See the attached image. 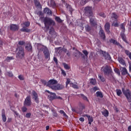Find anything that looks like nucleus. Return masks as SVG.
<instances>
[{"label": "nucleus", "instance_id": "obj_1", "mask_svg": "<svg viewBox=\"0 0 131 131\" xmlns=\"http://www.w3.org/2000/svg\"><path fill=\"white\" fill-rule=\"evenodd\" d=\"M16 51L17 52L16 57L19 58V59H23L25 56V52H24V48L22 46H18Z\"/></svg>", "mask_w": 131, "mask_h": 131}, {"label": "nucleus", "instance_id": "obj_2", "mask_svg": "<svg viewBox=\"0 0 131 131\" xmlns=\"http://www.w3.org/2000/svg\"><path fill=\"white\" fill-rule=\"evenodd\" d=\"M102 69H103L104 74L105 75H107V76L108 77V79H112V77H113V76H112V70L110 68H109L108 66H106L104 68H102Z\"/></svg>", "mask_w": 131, "mask_h": 131}, {"label": "nucleus", "instance_id": "obj_3", "mask_svg": "<svg viewBox=\"0 0 131 131\" xmlns=\"http://www.w3.org/2000/svg\"><path fill=\"white\" fill-rule=\"evenodd\" d=\"M84 12L86 16L89 18H93L94 17V13H93V7L87 6L84 8Z\"/></svg>", "mask_w": 131, "mask_h": 131}, {"label": "nucleus", "instance_id": "obj_4", "mask_svg": "<svg viewBox=\"0 0 131 131\" xmlns=\"http://www.w3.org/2000/svg\"><path fill=\"white\" fill-rule=\"evenodd\" d=\"M122 92L123 95H124V96L126 97L127 101L129 103H131V92L129 89L125 90L124 88H122Z\"/></svg>", "mask_w": 131, "mask_h": 131}, {"label": "nucleus", "instance_id": "obj_5", "mask_svg": "<svg viewBox=\"0 0 131 131\" xmlns=\"http://www.w3.org/2000/svg\"><path fill=\"white\" fill-rule=\"evenodd\" d=\"M43 22L45 25H49V26L52 25H53V26H55V25H56V23H55L51 18L45 17L43 19Z\"/></svg>", "mask_w": 131, "mask_h": 131}, {"label": "nucleus", "instance_id": "obj_6", "mask_svg": "<svg viewBox=\"0 0 131 131\" xmlns=\"http://www.w3.org/2000/svg\"><path fill=\"white\" fill-rule=\"evenodd\" d=\"M121 29H122V32L121 33V36L122 38V39L125 42H127V41L126 40V37L125 36V34H124V32H125V24L122 23L121 25Z\"/></svg>", "mask_w": 131, "mask_h": 131}, {"label": "nucleus", "instance_id": "obj_7", "mask_svg": "<svg viewBox=\"0 0 131 131\" xmlns=\"http://www.w3.org/2000/svg\"><path fill=\"white\" fill-rule=\"evenodd\" d=\"M40 50L41 51H43V53L44 54L45 58H46L47 59H48V61H49V60L51 59L50 58L51 54L50 53V51H49V49H48V48L45 47L44 48H41Z\"/></svg>", "mask_w": 131, "mask_h": 131}, {"label": "nucleus", "instance_id": "obj_8", "mask_svg": "<svg viewBox=\"0 0 131 131\" xmlns=\"http://www.w3.org/2000/svg\"><path fill=\"white\" fill-rule=\"evenodd\" d=\"M57 83H58V81L53 79L48 81L47 85L49 88H50V89H52V90H54L53 87L56 86L55 84H57Z\"/></svg>", "mask_w": 131, "mask_h": 131}, {"label": "nucleus", "instance_id": "obj_9", "mask_svg": "<svg viewBox=\"0 0 131 131\" xmlns=\"http://www.w3.org/2000/svg\"><path fill=\"white\" fill-rule=\"evenodd\" d=\"M31 97L30 95H28L25 99L24 106H31Z\"/></svg>", "mask_w": 131, "mask_h": 131}, {"label": "nucleus", "instance_id": "obj_10", "mask_svg": "<svg viewBox=\"0 0 131 131\" xmlns=\"http://www.w3.org/2000/svg\"><path fill=\"white\" fill-rule=\"evenodd\" d=\"M46 92L50 94L48 97L51 101H53V100H55V99H57V95H56V93L51 92L49 90H46Z\"/></svg>", "mask_w": 131, "mask_h": 131}, {"label": "nucleus", "instance_id": "obj_11", "mask_svg": "<svg viewBox=\"0 0 131 131\" xmlns=\"http://www.w3.org/2000/svg\"><path fill=\"white\" fill-rule=\"evenodd\" d=\"M99 35L100 37H101L102 39V40H103L104 41L106 40V35L105 34V32L104 31L103 29H102V28L100 29L99 32Z\"/></svg>", "mask_w": 131, "mask_h": 131}, {"label": "nucleus", "instance_id": "obj_12", "mask_svg": "<svg viewBox=\"0 0 131 131\" xmlns=\"http://www.w3.org/2000/svg\"><path fill=\"white\" fill-rule=\"evenodd\" d=\"M32 95H33V99H34L35 102L38 104L39 103V99L38 98V95L35 91H33L32 92Z\"/></svg>", "mask_w": 131, "mask_h": 131}, {"label": "nucleus", "instance_id": "obj_13", "mask_svg": "<svg viewBox=\"0 0 131 131\" xmlns=\"http://www.w3.org/2000/svg\"><path fill=\"white\" fill-rule=\"evenodd\" d=\"M101 54L103 55V57H104L105 60H111V56L108 53L106 52V51H100Z\"/></svg>", "mask_w": 131, "mask_h": 131}, {"label": "nucleus", "instance_id": "obj_14", "mask_svg": "<svg viewBox=\"0 0 131 131\" xmlns=\"http://www.w3.org/2000/svg\"><path fill=\"white\" fill-rule=\"evenodd\" d=\"M10 29L12 31H18L19 30V26L15 24L10 25Z\"/></svg>", "mask_w": 131, "mask_h": 131}, {"label": "nucleus", "instance_id": "obj_15", "mask_svg": "<svg viewBox=\"0 0 131 131\" xmlns=\"http://www.w3.org/2000/svg\"><path fill=\"white\" fill-rule=\"evenodd\" d=\"M66 8L67 9V11H68L70 13L71 15H72V13L73 12V11H74V9L72 8L71 5L66 3Z\"/></svg>", "mask_w": 131, "mask_h": 131}, {"label": "nucleus", "instance_id": "obj_16", "mask_svg": "<svg viewBox=\"0 0 131 131\" xmlns=\"http://www.w3.org/2000/svg\"><path fill=\"white\" fill-rule=\"evenodd\" d=\"M83 117H87L88 119V123L90 125H92V122L94 121V118H93V117H91V116L88 115V114H84L83 115Z\"/></svg>", "mask_w": 131, "mask_h": 131}, {"label": "nucleus", "instance_id": "obj_17", "mask_svg": "<svg viewBox=\"0 0 131 131\" xmlns=\"http://www.w3.org/2000/svg\"><path fill=\"white\" fill-rule=\"evenodd\" d=\"M43 13L47 14L48 16H52L53 15V12L51 11L49 8H45L43 10Z\"/></svg>", "mask_w": 131, "mask_h": 131}, {"label": "nucleus", "instance_id": "obj_18", "mask_svg": "<svg viewBox=\"0 0 131 131\" xmlns=\"http://www.w3.org/2000/svg\"><path fill=\"white\" fill-rule=\"evenodd\" d=\"M90 18V23L92 26H96L97 25V21L96 20V18Z\"/></svg>", "mask_w": 131, "mask_h": 131}, {"label": "nucleus", "instance_id": "obj_19", "mask_svg": "<svg viewBox=\"0 0 131 131\" xmlns=\"http://www.w3.org/2000/svg\"><path fill=\"white\" fill-rule=\"evenodd\" d=\"M63 89H64V85L60 84H58L55 85V86L53 87V90H55V91H60L63 90Z\"/></svg>", "mask_w": 131, "mask_h": 131}, {"label": "nucleus", "instance_id": "obj_20", "mask_svg": "<svg viewBox=\"0 0 131 131\" xmlns=\"http://www.w3.org/2000/svg\"><path fill=\"white\" fill-rule=\"evenodd\" d=\"M104 28L107 33H110V23H106L104 25Z\"/></svg>", "mask_w": 131, "mask_h": 131}, {"label": "nucleus", "instance_id": "obj_21", "mask_svg": "<svg viewBox=\"0 0 131 131\" xmlns=\"http://www.w3.org/2000/svg\"><path fill=\"white\" fill-rule=\"evenodd\" d=\"M25 48L28 52H32V45H31V43H27V46L25 47Z\"/></svg>", "mask_w": 131, "mask_h": 131}, {"label": "nucleus", "instance_id": "obj_22", "mask_svg": "<svg viewBox=\"0 0 131 131\" xmlns=\"http://www.w3.org/2000/svg\"><path fill=\"white\" fill-rule=\"evenodd\" d=\"M110 42H111V43H113V45H115L116 46H119L120 47H121L120 43L117 42V40L113 38H111V39H110Z\"/></svg>", "mask_w": 131, "mask_h": 131}, {"label": "nucleus", "instance_id": "obj_23", "mask_svg": "<svg viewBox=\"0 0 131 131\" xmlns=\"http://www.w3.org/2000/svg\"><path fill=\"white\" fill-rule=\"evenodd\" d=\"M48 6H49L50 8H55L56 7V3L55 1L51 0L50 2L48 3Z\"/></svg>", "mask_w": 131, "mask_h": 131}, {"label": "nucleus", "instance_id": "obj_24", "mask_svg": "<svg viewBox=\"0 0 131 131\" xmlns=\"http://www.w3.org/2000/svg\"><path fill=\"white\" fill-rule=\"evenodd\" d=\"M34 4H35V6H36V7L37 8H39L40 9H41V8H42L41 7V4H40V2H39L37 0H34Z\"/></svg>", "mask_w": 131, "mask_h": 131}, {"label": "nucleus", "instance_id": "obj_25", "mask_svg": "<svg viewBox=\"0 0 131 131\" xmlns=\"http://www.w3.org/2000/svg\"><path fill=\"white\" fill-rule=\"evenodd\" d=\"M70 84L71 86H72V88H73V89H76V90H78L79 89V86H78L77 83L74 84V83L71 82L70 83Z\"/></svg>", "mask_w": 131, "mask_h": 131}, {"label": "nucleus", "instance_id": "obj_26", "mask_svg": "<svg viewBox=\"0 0 131 131\" xmlns=\"http://www.w3.org/2000/svg\"><path fill=\"white\" fill-rule=\"evenodd\" d=\"M2 120L4 122H6L7 121V117H6V115L5 114V110H2Z\"/></svg>", "mask_w": 131, "mask_h": 131}, {"label": "nucleus", "instance_id": "obj_27", "mask_svg": "<svg viewBox=\"0 0 131 131\" xmlns=\"http://www.w3.org/2000/svg\"><path fill=\"white\" fill-rule=\"evenodd\" d=\"M101 113L104 117H108L109 116V111L106 109L104 111L101 112Z\"/></svg>", "mask_w": 131, "mask_h": 131}, {"label": "nucleus", "instance_id": "obj_28", "mask_svg": "<svg viewBox=\"0 0 131 131\" xmlns=\"http://www.w3.org/2000/svg\"><path fill=\"white\" fill-rule=\"evenodd\" d=\"M112 19H115V21L117 22L118 19V15L116 14V13L113 12L112 14Z\"/></svg>", "mask_w": 131, "mask_h": 131}, {"label": "nucleus", "instance_id": "obj_29", "mask_svg": "<svg viewBox=\"0 0 131 131\" xmlns=\"http://www.w3.org/2000/svg\"><path fill=\"white\" fill-rule=\"evenodd\" d=\"M78 105H79V107L80 108V110H81V111H82V110L85 109V105H84V104L80 102H79Z\"/></svg>", "mask_w": 131, "mask_h": 131}, {"label": "nucleus", "instance_id": "obj_30", "mask_svg": "<svg viewBox=\"0 0 131 131\" xmlns=\"http://www.w3.org/2000/svg\"><path fill=\"white\" fill-rule=\"evenodd\" d=\"M80 96L84 101H86V102H89V99H88V97L85 96V95H84L83 94H80Z\"/></svg>", "mask_w": 131, "mask_h": 131}, {"label": "nucleus", "instance_id": "obj_31", "mask_svg": "<svg viewBox=\"0 0 131 131\" xmlns=\"http://www.w3.org/2000/svg\"><path fill=\"white\" fill-rule=\"evenodd\" d=\"M118 61H119V63L121 64L122 65H125V62L124 61V60L122 57H118Z\"/></svg>", "mask_w": 131, "mask_h": 131}, {"label": "nucleus", "instance_id": "obj_32", "mask_svg": "<svg viewBox=\"0 0 131 131\" xmlns=\"http://www.w3.org/2000/svg\"><path fill=\"white\" fill-rule=\"evenodd\" d=\"M121 72L122 73V75H126V74H128V73H127V70H126V68H122Z\"/></svg>", "mask_w": 131, "mask_h": 131}, {"label": "nucleus", "instance_id": "obj_33", "mask_svg": "<svg viewBox=\"0 0 131 131\" xmlns=\"http://www.w3.org/2000/svg\"><path fill=\"white\" fill-rule=\"evenodd\" d=\"M20 31L22 32H30V30H29L28 28L25 27H23Z\"/></svg>", "mask_w": 131, "mask_h": 131}, {"label": "nucleus", "instance_id": "obj_34", "mask_svg": "<svg viewBox=\"0 0 131 131\" xmlns=\"http://www.w3.org/2000/svg\"><path fill=\"white\" fill-rule=\"evenodd\" d=\"M90 83L93 85H96L97 84V80L96 79L91 78L90 79Z\"/></svg>", "mask_w": 131, "mask_h": 131}, {"label": "nucleus", "instance_id": "obj_35", "mask_svg": "<svg viewBox=\"0 0 131 131\" xmlns=\"http://www.w3.org/2000/svg\"><path fill=\"white\" fill-rule=\"evenodd\" d=\"M79 2L81 6H84V5H85V4L89 2V0H79Z\"/></svg>", "mask_w": 131, "mask_h": 131}, {"label": "nucleus", "instance_id": "obj_36", "mask_svg": "<svg viewBox=\"0 0 131 131\" xmlns=\"http://www.w3.org/2000/svg\"><path fill=\"white\" fill-rule=\"evenodd\" d=\"M96 97H99V98H103V93L100 91H97L96 93Z\"/></svg>", "mask_w": 131, "mask_h": 131}, {"label": "nucleus", "instance_id": "obj_37", "mask_svg": "<svg viewBox=\"0 0 131 131\" xmlns=\"http://www.w3.org/2000/svg\"><path fill=\"white\" fill-rule=\"evenodd\" d=\"M125 54L126 55V56H128V58L131 60V52H129V51L126 50H125Z\"/></svg>", "mask_w": 131, "mask_h": 131}, {"label": "nucleus", "instance_id": "obj_38", "mask_svg": "<svg viewBox=\"0 0 131 131\" xmlns=\"http://www.w3.org/2000/svg\"><path fill=\"white\" fill-rule=\"evenodd\" d=\"M116 94L117 95V96H118V97H120V96H121V95H122V92L121 91V90L120 89H117L116 90Z\"/></svg>", "mask_w": 131, "mask_h": 131}, {"label": "nucleus", "instance_id": "obj_39", "mask_svg": "<svg viewBox=\"0 0 131 131\" xmlns=\"http://www.w3.org/2000/svg\"><path fill=\"white\" fill-rule=\"evenodd\" d=\"M98 78H99V79L100 80V81L102 82H104V81H105L106 79H105L103 76L101 75H98Z\"/></svg>", "mask_w": 131, "mask_h": 131}, {"label": "nucleus", "instance_id": "obj_40", "mask_svg": "<svg viewBox=\"0 0 131 131\" xmlns=\"http://www.w3.org/2000/svg\"><path fill=\"white\" fill-rule=\"evenodd\" d=\"M55 19V21H56V22H58V23H62V19H61L60 17L56 16Z\"/></svg>", "mask_w": 131, "mask_h": 131}, {"label": "nucleus", "instance_id": "obj_41", "mask_svg": "<svg viewBox=\"0 0 131 131\" xmlns=\"http://www.w3.org/2000/svg\"><path fill=\"white\" fill-rule=\"evenodd\" d=\"M63 67L64 68H65L66 69V70H69V69H70V66H69L68 64H67V63H63Z\"/></svg>", "mask_w": 131, "mask_h": 131}, {"label": "nucleus", "instance_id": "obj_42", "mask_svg": "<svg viewBox=\"0 0 131 131\" xmlns=\"http://www.w3.org/2000/svg\"><path fill=\"white\" fill-rule=\"evenodd\" d=\"M14 57L13 56H7L6 58V61H7V62H10V60H14Z\"/></svg>", "mask_w": 131, "mask_h": 131}, {"label": "nucleus", "instance_id": "obj_43", "mask_svg": "<svg viewBox=\"0 0 131 131\" xmlns=\"http://www.w3.org/2000/svg\"><path fill=\"white\" fill-rule=\"evenodd\" d=\"M25 27H29L30 26V23L29 21H26L23 23Z\"/></svg>", "mask_w": 131, "mask_h": 131}, {"label": "nucleus", "instance_id": "obj_44", "mask_svg": "<svg viewBox=\"0 0 131 131\" xmlns=\"http://www.w3.org/2000/svg\"><path fill=\"white\" fill-rule=\"evenodd\" d=\"M59 113H60V114H63V116H64V117H68V116H67V114H66L65 112H64V111H63V110H60L59 111Z\"/></svg>", "mask_w": 131, "mask_h": 131}, {"label": "nucleus", "instance_id": "obj_45", "mask_svg": "<svg viewBox=\"0 0 131 131\" xmlns=\"http://www.w3.org/2000/svg\"><path fill=\"white\" fill-rule=\"evenodd\" d=\"M78 54L79 55V56H81L82 59H85V56H84V55H83V54L81 53V52H80V51H78Z\"/></svg>", "mask_w": 131, "mask_h": 131}, {"label": "nucleus", "instance_id": "obj_46", "mask_svg": "<svg viewBox=\"0 0 131 131\" xmlns=\"http://www.w3.org/2000/svg\"><path fill=\"white\" fill-rule=\"evenodd\" d=\"M82 53L84 54V55H85L86 58H88V56H89V52H88L86 50H83Z\"/></svg>", "mask_w": 131, "mask_h": 131}, {"label": "nucleus", "instance_id": "obj_47", "mask_svg": "<svg viewBox=\"0 0 131 131\" xmlns=\"http://www.w3.org/2000/svg\"><path fill=\"white\" fill-rule=\"evenodd\" d=\"M112 26H114V27H118L119 26V25L118 24V22L116 23H113L112 24Z\"/></svg>", "mask_w": 131, "mask_h": 131}, {"label": "nucleus", "instance_id": "obj_48", "mask_svg": "<svg viewBox=\"0 0 131 131\" xmlns=\"http://www.w3.org/2000/svg\"><path fill=\"white\" fill-rule=\"evenodd\" d=\"M99 16H100V17H102V18H106V15H105V13H104L103 12H100L99 13Z\"/></svg>", "mask_w": 131, "mask_h": 131}, {"label": "nucleus", "instance_id": "obj_49", "mask_svg": "<svg viewBox=\"0 0 131 131\" xmlns=\"http://www.w3.org/2000/svg\"><path fill=\"white\" fill-rule=\"evenodd\" d=\"M85 30H86V31H91V27H90V26L89 25H87L85 26Z\"/></svg>", "mask_w": 131, "mask_h": 131}, {"label": "nucleus", "instance_id": "obj_50", "mask_svg": "<svg viewBox=\"0 0 131 131\" xmlns=\"http://www.w3.org/2000/svg\"><path fill=\"white\" fill-rule=\"evenodd\" d=\"M61 74L62 75H63V76H66L67 75V74H66V72H65L64 70L61 69Z\"/></svg>", "mask_w": 131, "mask_h": 131}, {"label": "nucleus", "instance_id": "obj_51", "mask_svg": "<svg viewBox=\"0 0 131 131\" xmlns=\"http://www.w3.org/2000/svg\"><path fill=\"white\" fill-rule=\"evenodd\" d=\"M42 83H43V84H44V85H47V86H48V82H47V81L45 80H41Z\"/></svg>", "mask_w": 131, "mask_h": 131}, {"label": "nucleus", "instance_id": "obj_52", "mask_svg": "<svg viewBox=\"0 0 131 131\" xmlns=\"http://www.w3.org/2000/svg\"><path fill=\"white\" fill-rule=\"evenodd\" d=\"M115 72L117 73V74H118L119 75H120V71H119V69H115L114 70Z\"/></svg>", "mask_w": 131, "mask_h": 131}, {"label": "nucleus", "instance_id": "obj_53", "mask_svg": "<svg viewBox=\"0 0 131 131\" xmlns=\"http://www.w3.org/2000/svg\"><path fill=\"white\" fill-rule=\"evenodd\" d=\"M7 73L9 77H13V76H14V75L13 74V73H12V72H8Z\"/></svg>", "mask_w": 131, "mask_h": 131}, {"label": "nucleus", "instance_id": "obj_54", "mask_svg": "<svg viewBox=\"0 0 131 131\" xmlns=\"http://www.w3.org/2000/svg\"><path fill=\"white\" fill-rule=\"evenodd\" d=\"M21 111L23 112H26V111H27V108L24 105V106L21 108Z\"/></svg>", "mask_w": 131, "mask_h": 131}, {"label": "nucleus", "instance_id": "obj_55", "mask_svg": "<svg viewBox=\"0 0 131 131\" xmlns=\"http://www.w3.org/2000/svg\"><path fill=\"white\" fill-rule=\"evenodd\" d=\"M18 45H19V46H24V45H25V41H19L18 42Z\"/></svg>", "mask_w": 131, "mask_h": 131}, {"label": "nucleus", "instance_id": "obj_56", "mask_svg": "<svg viewBox=\"0 0 131 131\" xmlns=\"http://www.w3.org/2000/svg\"><path fill=\"white\" fill-rule=\"evenodd\" d=\"M31 117V113H28L26 114V117H27V118H30Z\"/></svg>", "mask_w": 131, "mask_h": 131}, {"label": "nucleus", "instance_id": "obj_57", "mask_svg": "<svg viewBox=\"0 0 131 131\" xmlns=\"http://www.w3.org/2000/svg\"><path fill=\"white\" fill-rule=\"evenodd\" d=\"M55 30L54 28H52L49 30V34H52Z\"/></svg>", "mask_w": 131, "mask_h": 131}, {"label": "nucleus", "instance_id": "obj_58", "mask_svg": "<svg viewBox=\"0 0 131 131\" xmlns=\"http://www.w3.org/2000/svg\"><path fill=\"white\" fill-rule=\"evenodd\" d=\"M53 60L54 61L56 65H58V59L56 58V57H54Z\"/></svg>", "mask_w": 131, "mask_h": 131}, {"label": "nucleus", "instance_id": "obj_59", "mask_svg": "<svg viewBox=\"0 0 131 131\" xmlns=\"http://www.w3.org/2000/svg\"><path fill=\"white\" fill-rule=\"evenodd\" d=\"M69 83L70 84V80L69 79H67V81L66 82V86H68Z\"/></svg>", "mask_w": 131, "mask_h": 131}, {"label": "nucleus", "instance_id": "obj_60", "mask_svg": "<svg viewBox=\"0 0 131 131\" xmlns=\"http://www.w3.org/2000/svg\"><path fill=\"white\" fill-rule=\"evenodd\" d=\"M45 28L46 29V31H49V29H50V26L48 25H45Z\"/></svg>", "mask_w": 131, "mask_h": 131}, {"label": "nucleus", "instance_id": "obj_61", "mask_svg": "<svg viewBox=\"0 0 131 131\" xmlns=\"http://www.w3.org/2000/svg\"><path fill=\"white\" fill-rule=\"evenodd\" d=\"M18 78L20 79V80H24V77L21 75L18 76Z\"/></svg>", "mask_w": 131, "mask_h": 131}, {"label": "nucleus", "instance_id": "obj_62", "mask_svg": "<svg viewBox=\"0 0 131 131\" xmlns=\"http://www.w3.org/2000/svg\"><path fill=\"white\" fill-rule=\"evenodd\" d=\"M99 88L97 86H95L94 88H93V91H94V92H96V91H99Z\"/></svg>", "mask_w": 131, "mask_h": 131}, {"label": "nucleus", "instance_id": "obj_63", "mask_svg": "<svg viewBox=\"0 0 131 131\" xmlns=\"http://www.w3.org/2000/svg\"><path fill=\"white\" fill-rule=\"evenodd\" d=\"M79 120H80V121H81L82 122H83L84 121V118L83 117H80L79 118Z\"/></svg>", "mask_w": 131, "mask_h": 131}, {"label": "nucleus", "instance_id": "obj_64", "mask_svg": "<svg viewBox=\"0 0 131 131\" xmlns=\"http://www.w3.org/2000/svg\"><path fill=\"white\" fill-rule=\"evenodd\" d=\"M53 116L54 117H58V114L57 113H53Z\"/></svg>", "mask_w": 131, "mask_h": 131}]
</instances>
